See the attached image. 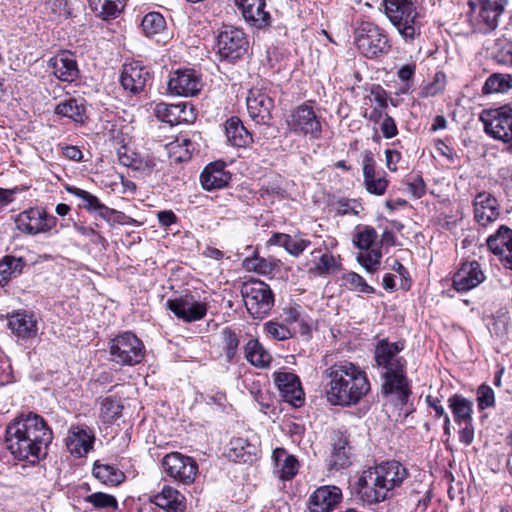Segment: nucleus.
Listing matches in <instances>:
<instances>
[{
    "label": "nucleus",
    "mask_w": 512,
    "mask_h": 512,
    "mask_svg": "<svg viewBox=\"0 0 512 512\" xmlns=\"http://www.w3.org/2000/svg\"><path fill=\"white\" fill-rule=\"evenodd\" d=\"M492 57L498 64L512 66V41L497 39L492 48Z\"/></svg>",
    "instance_id": "47"
},
{
    "label": "nucleus",
    "mask_w": 512,
    "mask_h": 512,
    "mask_svg": "<svg viewBox=\"0 0 512 512\" xmlns=\"http://www.w3.org/2000/svg\"><path fill=\"white\" fill-rule=\"evenodd\" d=\"M235 4L251 26L258 29L270 26L271 16L265 11V0H235Z\"/></svg>",
    "instance_id": "26"
},
{
    "label": "nucleus",
    "mask_w": 512,
    "mask_h": 512,
    "mask_svg": "<svg viewBox=\"0 0 512 512\" xmlns=\"http://www.w3.org/2000/svg\"><path fill=\"white\" fill-rule=\"evenodd\" d=\"M222 348L229 363L235 361L238 355V347L240 344L239 334L233 329L226 327L221 332Z\"/></svg>",
    "instance_id": "45"
},
{
    "label": "nucleus",
    "mask_w": 512,
    "mask_h": 512,
    "mask_svg": "<svg viewBox=\"0 0 512 512\" xmlns=\"http://www.w3.org/2000/svg\"><path fill=\"white\" fill-rule=\"evenodd\" d=\"M151 80L149 69L138 61L125 63L120 75V83L124 90L131 94L141 93Z\"/></svg>",
    "instance_id": "16"
},
{
    "label": "nucleus",
    "mask_w": 512,
    "mask_h": 512,
    "mask_svg": "<svg viewBox=\"0 0 512 512\" xmlns=\"http://www.w3.org/2000/svg\"><path fill=\"white\" fill-rule=\"evenodd\" d=\"M480 120L485 132L494 139L506 142L512 137V108L503 106L483 111Z\"/></svg>",
    "instance_id": "13"
},
{
    "label": "nucleus",
    "mask_w": 512,
    "mask_h": 512,
    "mask_svg": "<svg viewBox=\"0 0 512 512\" xmlns=\"http://www.w3.org/2000/svg\"><path fill=\"white\" fill-rule=\"evenodd\" d=\"M381 252L378 250H368L358 255V262L365 268L366 272L373 274L380 266Z\"/></svg>",
    "instance_id": "55"
},
{
    "label": "nucleus",
    "mask_w": 512,
    "mask_h": 512,
    "mask_svg": "<svg viewBox=\"0 0 512 512\" xmlns=\"http://www.w3.org/2000/svg\"><path fill=\"white\" fill-rule=\"evenodd\" d=\"M94 442L93 432L86 426H71L66 437V447L75 457L85 456Z\"/></svg>",
    "instance_id": "28"
},
{
    "label": "nucleus",
    "mask_w": 512,
    "mask_h": 512,
    "mask_svg": "<svg viewBox=\"0 0 512 512\" xmlns=\"http://www.w3.org/2000/svg\"><path fill=\"white\" fill-rule=\"evenodd\" d=\"M90 7L93 10H98V5L101 4L100 14L104 19L115 18L119 13L120 9L116 4V0H88ZM125 0H117L122 4Z\"/></svg>",
    "instance_id": "54"
},
{
    "label": "nucleus",
    "mask_w": 512,
    "mask_h": 512,
    "mask_svg": "<svg viewBox=\"0 0 512 512\" xmlns=\"http://www.w3.org/2000/svg\"><path fill=\"white\" fill-rule=\"evenodd\" d=\"M150 502L166 512H184L186 509L184 495L169 485H164L160 492L152 495Z\"/></svg>",
    "instance_id": "30"
},
{
    "label": "nucleus",
    "mask_w": 512,
    "mask_h": 512,
    "mask_svg": "<svg viewBox=\"0 0 512 512\" xmlns=\"http://www.w3.org/2000/svg\"><path fill=\"white\" fill-rule=\"evenodd\" d=\"M426 402L430 407H432L434 409L436 417L444 418L443 431H444L445 435L450 436V434H451L450 417L447 414V412L445 411L444 407L441 405V401L438 398L432 397L429 395L426 397Z\"/></svg>",
    "instance_id": "58"
},
{
    "label": "nucleus",
    "mask_w": 512,
    "mask_h": 512,
    "mask_svg": "<svg viewBox=\"0 0 512 512\" xmlns=\"http://www.w3.org/2000/svg\"><path fill=\"white\" fill-rule=\"evenodd\" d=\"M242 266L246 271L266 276L272 274L276 264L272 260L260 257L256 251H253L251 257H246L243 260Z\"/></svg>",
    "instance_id": "43"
},
{
    "label": "nucleus",
    "mask_w": 512,
    "mask_h": 512,
    "mask_svg": "<svg viewBox=\"0 0 512 512\" xmlns=\"http://www.w3.org/2000/svg\"><path fill=\"white\" fill-rule=\"evenodd\" d=\"M342 491L337 486H321L309 497L310 512H332L342 500Z\"/></svg>",
    "instance_id": "25"
},
{
    "label": "nucleus",
    "mask_w": 512,
    "mask_h": 512,
    "mask_svg": "<svg viewBox=\"0 0 512 512\" xmlns=\"http://www.w3.org/2000/svg\"><path fill=\"white\" fill-rule=\"evenodd\" d=\"M119 161L122 165L142 172H151L155 167V162L150 158H142L138 154L132 152L129 154L126 150L119 151Z\"/></svg>",
    "instance_id": "44"
},
{
    "label": "nucleus",
    "mask_w": 512,
    "mask_h": 512,
    "mask_svg": "<svg viewBox=\"0 0 512 512\" xmlns=\"http://www.w3.org/2000/svg\"><path fill=\"white\" fill-rule=\"evenodd\" d=\"M110 360L121 366L140 363L145 355L142 341L131 332H123L109 342Z\"/></svg>",
    "instance_id": "8"
},
{
    "label": "nucleus",
    "mask_w": 512,
    "mask_h": 512,
    "mask_svg": "<svg viewBox=\"0 0 512 512\" xmlns=\"http://www.w3.org/2000/svg\"><path fill=\"white\" fill-rule=\"evenodd\" d=\"M24 266L25 261L22 258L5 256L0 262V283L10 279L12 276L19 275Z\"/></svg>",
    "instance_id": "48"
},
{
    "label": "nucleus",
    "mask_w": 512,
    "mask_h": 512,
    "mask_svg": "<svg viewBox=\"0 0 512 512\" xmlns=\"http://www.w3.org/2000/svg\"><path fill=\"white\" fill-rule=\"evenodd\" d=\"M141 26L146 36L153 37L165 29L166 21L160 13L150 12L142 19Z\"/></svg>",
    "instance_id": "49"
},
{
    "label": "nucleus",
    "mask_w": 512,
    "mask_h": 512,
    "mask_svg": "<svg viewBox=\"0 0 512 512\" xmlns=\"http://www.w3.org/2000/svg\"><path fill=\"white\" fill-rule=\"evenodd\" d=\"M353 456L348 436L342 432L335 433L328 459L329 469L338 471L349 467L353 462Z\"/></svg>",
    "instance_id": "27"
},
{
    "label": "nucleus",
    "mask_w": 512,
    "mask_h": 512,
    "mask_svg": "<svg viewBox=\"0 0 512 512\" xmlns=\"http://www.w3.org/2000/svg\"><path fill=\"white\" fill-rule=\"evenodd\" d=\"M165 306L184 323L200 321L208 311V304L190 292L168 299Z\"/></svg>",
    "instance_id": "12"
},
{
    "label": "nucleus",
    "mask_w": 512,
    "mask_h": 512,
    "mask_svg": "<svg viewBox=\"0 0 512 512\" xmlns=\"http://www.w3.org/2000/svg\"><path fill=\"white\" fill-rule=\"evenodd\" d=\"M14 222L19 232L36 236L50 232L56 226L57 219L42 207H31L16 215Z\"/></svg>",
    "instance_id": "10"
},
{
    "label": "nucleus",
    "mask_w": 512,
    "mask_h": 512,
    "mask_svg": "<svg viewBox=\"0 0 512 512\" xmlns=\"http://www.w3.org/2000/svg\"><path fill=\"white\" fill-rule=\"evenodd\" d=\"M278 476L281 480H291L298 472L299 463L295 456L289 455L285 449L277 448L272 455Z\"/></svg>",
    "instance_id": "35"
},
{
    "label": "nucleus",
    "mask_w": 512,
    "mask_h": 512,
    "mask_svg": "<svg viewBox=\"0 0 512 512\" xmlns=\"http://www.w3.org/2000/svg\"><path fill=\"white\" fill-rule=\"evenodd\" d=\"M327 401L334 406L357 405L371 390L367 373L350 361H340L324 371Z\"/></svg>",
    "instance_id": "2"
},
{
    "label": "nucleus",
    "mask_w": 512,
    "mask_h": 512,
    "mask_svg": "<svg viewBox=\"0 0 512 512\" xmlns=\"http://www.w3.org/2000/svg\"><path fill=\"white\" fill-rule=\"evenodd\" d=\"M363 184L366 191L376 196L385 194L389 185L385 172L376 171V161L370 150L362 153Z\"/></svg>",
    "instance_id": "15"
},
{
    "label": "nucleus",
    "mask_w": 512,
    "mask_h": 512,
    "mask_svg": "<svg viewBox=\"0 0 512 512\" xmlns=\"http://www.w3.org/2000/svg\"><path fill=\"white\" fill-rule=\"evenodd\" d=\"M357 206H359L355 200L350 199H339L336 203V212L338 215H346L353 214L357 215L359 211L357 210Z\"/></svg>",
    "instance_id": "61"
},
{
    "label": "nucleus",
    "mask_w": 512,
    "mask_h": 512,
    "mask_svg": "<svg viewBox=\"0 0 512 512\" xmlns=\"http://www.w3.org/2000/svg\"><path fill=\"white\" fill-rule=\"evenodd\" d=\"M382 4L385 16L406 41L420 35L418 0H383Z\"/></svg>",
    "instance_id": "5"
},
{
    "label": "nucleus",
    "mask_w": 512,
    "mask_h": 512,
    "mask_svg": "<svg viewBox=\"0 0 512 512\" xmlns=\"http://www.w3.org/2000/svg\"><path fill=\"white\" fill-rule=\"evenodd\" d=\"M274 382L283 400L295 408L301 407L304 403V392L299 377L291 372H275Z\"/></svg>",
    "instance_id": "17"
},
{
    "label": "nucleus",
    "mask_w": 512,
    "mask_h": 512,
    "mask_svg": "<svg viewBox=\"0 0 512 512\" xmlns=\"http://www.w3.org/2000/svg\"><path fill=\"white\" fill-rule=\"evenodd\" d=\"M264 331L270 338L277 341L290 339L295 334V329L293 327H288L278 319L266 322L264 324Z\"/></svg>",
    "instance_id": "46"
},
{
    "label": "nucleus",
    "mask_w": 512,
    "mask_h": 512,
    "mask_svg": "<svg viewBox=\"0 0 512 512\" xmlns=\"http://www.w3.org/2000/svg\"><path fill=\"white\" fill-rule=\"evenodd\" d=\"M268 243L283 247L290 255L295 257L299 256L310 245L309 240L292 237L284 233H274Z\"/></svg>",
    "instance_id": "38"
},
{
    "label": "nucleus",
    "mask_w": 512,
    "mask_h": 512,
    "mask_svg": "<svg viewBox=\"0 0 512 512\" xmlns=\"http://www.w3.org/2000/svg\"><path fill=\"white\" fill-rule=\"evenodd\" d=\"M55 113L72 119L75 122H83L85 106L82 101L75 98L63 100L55 107Z\"/></svg>",
    "instance_id": "41"
},
{
    "label": "nucleus",
    "mask_w": 512,
    "mask_h": 512,
    "mask_svg": "<svg viewBox=\"0 0 512 512\" xmlns=\"http://www.w3.org/2000/svg\"><path fill=\"white\" fill-rule=\"evenodd\" d=\"M86 503H89L93 506V508L97 510L103 509H118V501L115 496L103 492H95L90 495H87L84 498Z\"/></svg>",
    "instance_id": "51"
},
{
    "label": "nucleus",
    "mask_w": 512,
    "mask_h": 512,
    "mask_svg": "<svg viewBox=\"0 0 512 512\" xmlns=\"http://www.w3.org/2000/svg\"><path fill=\"white\" fill-rule=\"evenodd\" d=\"M377 238L376 230L371 226H358L354 243L363 250H368Z\"/></svg>",
    "instance_id": "53"
},
{
    "label": "nucleus",
    "mask_w": 512,
    "mask_h": 512,
    "mask_svg": "<svg viewBox=\"0 0 512 512\" xmlns=\"http://www.w3.org/2000/svg\"><path fill=\"white\" fill-rule=\"evenodd\" d=\"M248 39L245 33L236 27H224L217 37L219 54L228 60L240 59L248 50Z\"/></svg>",
    "instance_id": "14"
},
{
    "label": "nucleus",
    "mask_w": 512,
    "mask_h": 512,
    "mask_svg": "<svg viewBox=\"0 0 512 512\" xmlns=\"http://www.w3.org/2000/svg\"><path fill=\"white\" fill-rule=\"evenodd\" d=\"M230 180L231 174L225 170V163L222 161L208 164L200 175L201 185L207 191L222 189Z\"/></svg>",
    "instance_id": "29"
},
{
    "label": "nucleus",
    "mask_w": 512,
    "mask_h": 512,
    "mask_svg": "<svg viewBox=\"0 0 512 512\" xmlns=\"http://www.w3.org/2000/svg\"><path fill=\"white\" fill-rule=\"evenodd\" d=\"M337 268L338 265L334 256L330 253H324L319 257L312 271L317 275H326Z\"/></svg>",
    "instance_id": "57"
},
{
    "label": "nucleus",
    "mask_w": 512,
    "mask_h": 512,
    "mask_svg": "<svg viewBox=\"0 0 512 512\" xmlns=\"http://www.w3.org/2000/svg\"><path fill=\"white\" fill-rule=\"evenodd\" d=\"M342 282L345 287L351 291L372 294L375 289L368 285L365 279L356 272H348L342 276Z\"/></svg>",
    "instance_id": "52"
},
{
    "label": "nucleus",
    "mask_w": 512,
    "mask_h": 512,
    "mask_svg": "<svg viewBox=\"0 0 512 512\" xmlns=\"http://www.w3.org/2000/svg\"><path fill=\"white\" fill-rule=\"evenodd\" d=\"M486 244L502 265L512 271V229L506 225L500 226L487 238Z\"/></svg>",
    "instance_id": "19"
},
{
    "label": "nucleus",
    "mask_w": 512,
    "mask_h": 512,
    "mask_svg": "<svg viewBox=\"0 0 512 512\" xmlns=\"http://www.w3.org/2000/svg\"><path fill=\"white\" fill-rule=\"evenodd\" d=\"M290 132L299 136H308L312 140L321 138V117L314 108L308 104H301L293 109L286 118Z\"/></svg>",
    "instance_id": "9"
},
{
    "label": "nucleus",
    "mask_w": 512,
    "mask_h": 512,
    "mask_svg": "<svg viewBox=\"0 0 512 512\" xmlns=\"http://www.w3.org/2000/svg\"><path fill=\"white\" fill-rule=\"evenodd\" d=\"M512 88V75L510 74H502V73H494L490 75L485 81L482 93L483 94H492V93H505Z\"/></svg>",
    "instance_id": "42"
},
{
    "label": "nucleus",
    "mask_w": 512,
    "mask_h": 512,
    "mask_svg": "<svg viewBox=\"0 0 512 512\" xmlns=\"http://www.w3.org/2000/svg\"><path fill=\"white\" fill-rule=\"evenodd\" d=\"M241 296L248 313L257 319L269 314L274 306V294L268 284L250 279L241 285Z\"/></svg>",
    "instance_id": "6"
},
{
    "label": "nucleus",
    "mask_w": 512,
    "mask_h": 512,
    "mask_svg": "<svg viewBox=\"0 0 512 512\" xmlns=\"http://www.w3.org/2000/svg\"><path fill=\"white\" fill-rule=\"evenodd\" d=\"M52 73L61 81L73 82L78 78L79 70L72 55L61 53L49 61Z\"/></svg>",
    "instance_id": "32"
},
{
    "label": "nucleus",
    "mask_w": 512,
    "mask_h": 512,
    "mask_svg": "<svg viewBox=\"0 0 512 512\" xmlns=\"http://www.w3.org/2000/svg\"><path fill=\"white\" fill-rule=\"evenodd\" d=\"M485 278L478 261L464 262L453 275V287L458 292H467L480 285Z\"/></svg>",
    "instance_id": "22"
},
{
    "label": "nucleus",
    "mask_w": 512,
    "mask_h": 512,
    "mask_svg": "<svg viewBox=\"0 0 512 512\" xmlns=\"http://www.w3.org/2000/svg\"><path fill=\"white\" fill-rule=\"evenodd\" d=\"M474 220L483 227L496 221L500 215L497 199L489 192H479L473 200Z\"/></svg>",
    "instance_id": "23"
},
{
    "label": "nucleus",
    "mask_w": 512,
    "mask_h": 512,
    "mask_svg": "<svg viewBox=\"0 0 512 512\" xmlns=\"http://www.w3.org/2000/svg\"><path fill=\"white\" fill-rule=\"evenodd\" d=\"M259 194L264 200L273 201L276 198H283L285 196V190L281 185V177L275 176L271 179L263 181Z\"/></svg>",
    "instance_id": "50"
},
{
    "label": "nucleus",
    "mask_w": 512,
    "mask_h": 512,
    "mask_svg": "<svg viewBox=\"0 0 512 512\" xmlns=\"http://www.w3.org/2000/svg\"><path fill=\"white\" fill-rule=\"evenodd\" d=\"M300 319V313L296 307H289L283 310V314L280 315V322L286 324L288 327H292L293 324L298 323Z\"/></svg>",
    "instance_id": "63"
},
{
    "label": "nucleus",
    "mask_w": 512,
    "mask_h": 512,
    "mask_svg": "<svg viewBox=\"0 0 512 512\" xmlns=\"http://www.w3.org/2000/svg\"><path fill=\"white\" fill-rule=\"evenodd\" d=\"M7 319V328L16 337L18 343L26 344L37 336L38 323L33 314L16 312Z\"/></svg>",
    "instance_id": "21"
},
{
    "label": "nucleus",
    "mask_w": 512,
    "mask_h": 512,
    "mask_svg": "<svg viewBox=\"0 0 512 512\" xmlns=\"http://www.w3.org/2000/svg\"><path fill=\"white\" fill-rule=\"evenodd\" d=\"M245 359L255 367L264 368L271 362V355L257 339H250L244 347Z\"/></svg>",
    "instance_id": "39"
},
{
    "label": "nucleus",
    "mask_w": 512,
    "mask_h": 512,
    "mask_svg": "<svg viewBox=\"0 0 512 512\" xmlns=\"http://www.w3.org/2000/svg\"><path fill=\"white\" fill-rule=\"evenodd\" d=\"M355 42L358 49L367 58H376L387 54L391 48L386 31L369 21H362L355 29Z\"/></svg>",
    "instance_id": "7"
},
{
    "label": "nucleus",
    "mask_w": 512,
    "mask_h": 512,
    "mask_svg": "<svg viewBox=\"0 0 512 512\" xmlns=\"http://www.w3.org/2000/svg\"><path fill=\"white\" fill-rule=\"evenodd\" d=\"M93 475L105 485L117 486L125 480V474L117 467L95 462Z\"/></svg>",
    "instance_id": "40"
},
{
    "label": "nucleus",
    "mask_w": 512,
    "mask_h": 512,
    "mask_svg": "<svg viewBox=\"0 0 512 512\" xmlns=\"http://www.w3.org/2000/svg\"><path fill=\"white\" fill-rule=\"evenodd\" d=\"M404 346V341L392 343L387 339H381L374 350L376 365L383 370L382 392L385 395H396L401 406L407 404L411 394L406 377V360L398 355Z\"/></svg>",
    "instance_id": "4"
},
{
    "label": "nucleus",
    "mask_w": 512,
    "mask_h": 512,
    "mask_svg": "<svg viewBox=\"0 0 512 512\" xmlns=\"http://www.w3.org/2000/svg\"><path fill=\"white\" fill-rule=\"evenodd\" d=\"M225 134L228 142L235 147H246L252 142V136L242 121L232 116L225 122Z\"/></svg>",
    "instance_id": "34"
},
{
    "label": "nucleus",
    "mask_w": 512,
    "mask_h": 512,
    "mask_svg": "<svg viewBox=\"0 0 512 512\" xmlns=\"http://www.w3.org/2000/svg\"><path fill=\"white\" fill-rule=\"evenodd\" d=\"M162 467L167 476L184 485L192 484L198 473L197 462L180 452L166 454L162 459Z\"/></svg>",
    "instance_id": "11"
},
{
    "label": "nucleus",
    "mask_w": 512,
    "mask_h": 512,
    "mask_svg": "<svg viewBox=\"0 0 512 512\" xmlns=\"http://www.w3.org/2000/svg\"><path fill=\"white\" fill-rule=\"evenodd\" d=\"M201 88V79L192 69L177 70L171 74L168 81L169 92L179 96H194Z\"/></svg>",
    "instance_id": "20"
},
{
    "label": "nucleus",
    "mask_w": 512,
    "mask_h": 512,
    "mask_svg": "<svg viewBox=\"0 0 512 512\" xmlns=\"http://www.w3.org/2000/svg\"><path fill=\"white\" fill-rule=\"evenodd\" d=\"M67 192L71 195L76 196L80 199L79 207L86 209L87 211H95L98 215L107 220H113L118 223H122L123 218H125V214L122 212H118L114 209H111L100 202V200L89 193L86 190L75 186H68L66 188Z\"/></svg>",
    "instance_id": "18"
},
{
    "label": "nucleus",
    "mask_w": 512,
    "mask_h": 512,
    "mask_svg": "<svg viewBox=\"0 0 512 512\" xmlns=\"http://www.w3.org/2000/svg\"><path fill=\"white\" fill-rule=\"evenodd\" d=\"M184 148L183 152L178 155L175 160L178 162L186 161L190 159L192 151L194 150L193 143L187 138H177L174 143L170 144V152L176 153V148Z\"/></svg>",
    "instance_id": "60"
},
{
    "label": "nucleus",
    "mask_w": 512,
    "mask_h": 512,
    "mask_svg": "<svg viewBox=\"0 0 512 512\" xmlns=\"http://www.w3.org/2000/svg\"><path fill=\"white\" fill-rule=\"evenodd\" d=\"M247 111L251 119L257 124H268L272 118L271 111L274 101L267 94L258 89H252L246 99Z\"/></svg>",
    "instance_id": "24"
},
{
    "label": "nucleus",
    "mask_w": 512,
    "mask_h": 512,
    "mask_svg": "<svg viewBox=\"0 0 512 512\" xmlns=\"http://www.w3.org/2000/svg\"><path fill=\"white\" fill-rule=\"evenodd\" d=\"M463 428L459 431V441L466 446L472 444L474 440V427L472 422L462 423Z\"/></svg>",
    "instance_id": "64"
},
{
    "label": "nucleus",
    "mask_w": 512,
    "mask_h": 512,
    "mask_svg": "<svg viewBox=\"0 0 512 512\" xmlns=\"http://www.w3.org/2000/svg\"><path fill=\"white\" fill-rule=\"evenodd\" d=\"M447 403L457 425L472 422L473 402L471 400L461 394H453L448 398Z\"/></svg>",
    "instance_id": "36"
},
{
    "label": "nucleus",
    "mask_w": 512,
    "mask_h": 512,
    "mask_svg": "<svg viewBox=\"0 0 512 512\" xmlns=\"http://www.w3.org/2000/svg\"><path fill=\"white\" fill-rule=\"evenodd\" d=\"M154 113L160 121L170 125L189 121L187 117V105L184 102L177 104L158 103L154 108Z\"/></svg>",
    "instance_id": "33"
},
{
    "label": "nucleus",
    "mask_w": 512,
    "mask_h": 512,
    "mask_svg": "<svg viewBox=\"0 0 512 512\" xmlns=\"http://www.w3.org/2000/svg\"><path fill=\"white\" fill-rule=\"evenodd\" d=\"M256 446L245 438H234L229 443L227 457L235 462H252L256 456Z\"/></svg>",
    "instance_id": "37"
},
{
    "label": "nucleus",
    "mask_w": 512,
    "mask_h": 512,
    "mask_svg": "<svg viewBox=\"0 0 512 512\" xmlns=\"http://www.w3.org/2000/svg\"><path fill=\"white\" fill-rule=\"evenodd\" d=\"M477 405L480 411L492 408L495 405V394L487 384H481L477 389Z\"/></svg>",
    "instance_id": "56"
},
{
    "label": "nucleus",
    "mask_w": 512,
    "mask_h": 512,
    "mask_svg": "<svg viewBox=\"0 0 512 512\" xmlns=\"http://www.w3.org/2000/svg\"><path fill=\"white\" fill-rule=\"evenodd\" d=\"M408 476L400 462L383 461L362 472L354 484V493L364 504H377L391 498Z\"/></svg>",
    "instance_id": "3"
},
{
    "label": "nucleus",
    "mask_w": 512,
    "mask_h": 512,
    "mask_svg": "<svg viewBox=\"0 0 512 512\" xmlns=\"http://www.w3.org/2000/svg\"><path fill=\"white\" fill-rule=\"evenodd\" d=\"M380 129L384 138L387 139L393 138L398 134L395 120L388 114H385L384 119L381 121Z\"/></svg>",
    "instance_id": "62"
},
{
    "label": "nucleus",
    "mask_w": 512,
    "mask_h": 512,
    "mask_svg": "<svg viewBox=\"0 0 512 512\" xmlns=\"http://www.w3.org/2000/svg\"><path fill=\"white\" fill-rule=\"evenodd\" d=\"M503 12V0H482L478 12L480 31L487 33L496 29Z\"/></svg>",
    "instance_id": "31"
},
{
    "label": "nucleus",
    "mask_w": 512,
    "mask_h": 512,
    "mask_svg": "<svg viewBox=\"0 0 512 512\" xmlns=\"http://www.w3.org/2000/svg\"><path fill=\"white\" fill-rule=\"evenodd\" d=\"M122 405L112 397H106L101 402V413L107 420H113L121 414Z\"/></svg>",
    "instance_id": "59"
},
{
    "label": "nucleus",
    "mask_w": 512,
    "mask_h": 512,
    "mask_svg": "<svg viewBox=\"0 0 512 512\" xmlns=\"http://www.w3.org/2000/svg\"><path fill=\"white\" fill-rule=\"evenodd\" d=\"M53 432L34 412L20 413L6 426L4 443L14 461L35 465L47 454Z\"/></svg>",
    "instance_id": "1"
}]
</instances>
